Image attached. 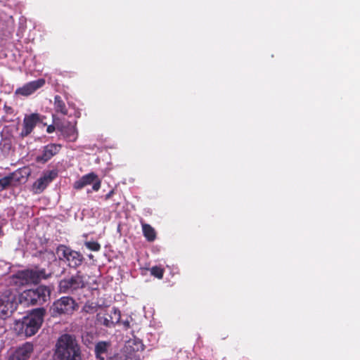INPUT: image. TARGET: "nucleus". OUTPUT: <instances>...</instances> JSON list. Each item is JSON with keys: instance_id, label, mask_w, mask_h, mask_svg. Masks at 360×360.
Returning <instances> with one entry per match:
<instances>
[{"instance_id": "obj_6", "label": "nucleus", "mask_w": 360, "mask_h": 360, "mask_svg": "<svg viewBox=\"0 0 360 360\" xmlns=\"http://www.w3.org/2000/svg\"><path fill=\"white\" fill-rule=\"evenodd\" d=\"M85 276L78 271L75 275L60 281L58 289L61 293H73L75 291L85 288Z\"/></svg>"}, {"instance_id": "obj_8", "label": "nucleus", "mask_w": 360, "mask_h": 360, "mask_svg": "<svg viewBox=\"0 0 360 360\" xmlns=\"http://www.w3.org/2000/svg\"><path fill=\"white\" fill-rule=\"evenodd\" d=\"M120 311L115 307L112 308L109 312H106L103 314H97L98 322L108 328L114 327L120 321Z\"/></svg>"}, {"instance_id": "obj_19", "label": "nucleus", "mask_w": 360, "mask_h": 360, "mask_svg": "<svg viewBox=\"0 0 360 360\" xmlns=\"http://www.w3.org/2000/svg\"><path fill=\"white\" fill-rule=\"evenodd\" d=\"M142 231L144 237L148 242H153L156 238L155 229L148 224L141 221Z\"/></svg>"}, {"instance_id": "obj_10", "label": "nucleus", "mask_w": 360, "mask_h": 360, "mask_svg": "<svg viewBox=\"0 0 360 360\" xmlns=\"http://www.w3.org/2000/svg\"><path fill=\"white\" fill-rule=\"evenodd\" d=\"M62 145L59 143H49L42 148L41 153L37 155L35 160L38 163L45 164L60 151Z\"/></svg>"}, {"instance_id": "obj_23", "label": "nucleus", "mask_w": 360, "mask_h": 360, "mask_svg": "<svg viewBox=\"0 0 360 360\" xmlns=\"http://www.w3.org/2000/svg\"><path fill=\"white\" fill-rule=\"evenodd\" d=\"M58 176V171L57 170H50L44 173L42 177L49 184H50L52 181H53Z\"/></svg>"}, {"instance_id": "obj_3", "label": "nucleus", "mask_w": 360, "mask_h": 360, "mask_svg": "<svg viewBox=\"0 0 360 360\" xmlns=\"http://www.w3.org/2000/svg\"><path fill=\"white\" fill-rule=\"evenodd\" d=\"M50 295L49 289L44 285H39L36 288L24 290L19 297L21 304L30 305H42L47 301Z\"/></svg>"}, {"instance_id": "obj_17", "label": "nucleus", "mask_w": 360, "mask_h": 360, "mask_svg": "<svg viewBox=\"0 0 360 360\" xmlns=\"http://www.w3.org/2000/svg\"><path fill=\"white\" fill-rule=\"evenodd\" d=\"M53 106L54 110L57 113H60L63 115H68V109L66 107L65 101L59 95L55 96Z\"/></svg>"}, {"instance_id": "obj_4", "label": "nucleus", "mask_w": 360, "mask_h": 360, "mask_svg": "<svg viewBox=\"0 0 360 360\" xmlns=\"http://www.w3.org/2000/svg\"><path fill=\"white\" fill-rule=\"evenodd\" d=\"M56 252L59 260L67 262L70 268L76 269L79 267L84 260V257L81 252L74 250L65 245H59Z\"/></svg>"}, {"instance_id": "obj_22", "label": "nucleus", "mask_w": 360, "mask_h": 360, "mask_svg": "<svg viewBox=\"0 0 360 360\" xmlns=\"http://www.w3.org/2000/svg\"><path fill=\"white\" fill-rule=\"evenodd\" d=\"M98 309V304L94 302H87L83 307V311L87 314H93Z\"/></svg>"}, {"instance_id": "obj_14", "label": "nucleus", "mask_w": 360, "mask_h": 360, "mask_svg": "<svg viewBox=\"0 0 360 360\" xmlns=\"http://www.w3.org/2000/svg\"><path fill=\"white\" fill-rule=\"evenodd\" d=\"M57 130L69 141H75L77 139V131L75 125L68 122L66 124H56Z\"/></svg>"}, {"instance_id": "obj_26", "label": "nucleus", "mask_w": 360, "mask_h": 360, "mask_svg": "<svg viewBox=\"0 0 360 360\" xmlns=\"http://www.w3.org/2000/svg\"><path fill=\"white\" fill-rule=\"evenodd\" d=\"M56 124H57V123H56V124H55V125H53V124L49 125V126L47 127V128H46V131H47V133H49V134H51V133H53L56 129H57V128H56Z\"/></svg>"}, {"instance_id": "obj_12", "label": "nucleus", "mask_w": 360, "mask_h": 360, "mask_svg": "<svg viewBox=\"0 0 360 360\" xmlns=\"http://www.w3.org/2000/svg\"><path fill=\"white\" fill-rule=\"evenodd\" d=\"M45 84V80L44 79H38L34 81L30 82L22 87L16 89L15 94H20L24 96H28L40 89Z\"/></svg>"}, {"instance_id": "obj_30", "label": "nucleus", "mask_w": 360, "mask_h": 360, "mask_svg": "<svg viewBox=\"0 0 360 360\" xmlns=\"http://www.w3.org/2000/svg\"><path fill=\"white\" fill-rule=\"evenodd\" d=\"M94 257L93 255L90 254L89 255V259H92Z\"/></svg>"}, {"instance_id": "obj_21", "label": "nucleus", "mask_w": 360, "mask_h": 360, "mask_svg": "<svg viewBox=\"0 0 360 360\" xmlns=\"http://www.w3.org/2000/svg\"><path fill=\"white\" fill-rule=\"evenodd\" d=\"M164 272V269L160 266H154L150 269V274L158 279L163 278Z\"/></svg>"}, {"instance_id": "obj_25", "label": "nucleus", "mask_w": 360, "mask_h": 360, "mask_svg": "<svg viewBox=\"0 0 360 360\" xmlns=\"http://www.w3.org/2000/svg\"><path fill=\"white\" fill-rule=\"evenodd\" d=\"M84 245L90 250L98 252L101 250V245L96 241H86Z\"/></svg>"}, {"instance_id": "obj_13", "label": "nucleus", "mask_w": 360, "mask_h": 360, "mask_svg": "<svg viewBox=\"0 0 360 360\" xmlns=\"http://www.w3.org/2000/svg\"><path fill=\"white\" fill-rule=\"evenodd\" d=\"M33 349L34 347L32 343L25 342L10 356L8 360H27L30 357Z\"/></svg>"}, {"instance_id": "obj_15", "label": "nucleus", "mask_w": 360, "mask_h": 360, "mask_svg": "<svg viewBox=\"0 0 360 360\" xmlns=\"http://www.w3.org/2000/svg\"><path fill=\"white\" fill-rule=\"evenodd\" d=\"M14 304L13 301H11L8 298L6 297L0 298V318L6 319L11 315L14 311Z\"/></svg>"}, {"instance_id": "obj_5", "label": "nucleus", "mask_w": 360, "mask_h": 360, "mask_svg": "<svg viewBox=\"0 0 360 360\" xmlns=\"http://www.w3.org/2000/svg\"><path fill=\"white\" fill-rule=\"evenodd\" d=\"M145 346L142 340L139 338H133L128 340L124 346L125 354H117L109 358L108 360H141L140 356L136 353L144 350Z\"/></svg>"}, {"instance_id": "obj_28", "label": "nucleus", "mask_w": 360, "mask_h": 360, "mask_svg": "<svg viewBox=\"0 0 360 360\" xmlns=\"http://www.w3.org/2000/svg\"><path fill=\"white\" fill-rule=\"evenodd\" d=\"M123 325L126 328H129L130 327L129 321H125L123 322Z\"/></svg>"}, {"instance_id": "obj_9", "label": "nucleus", "mask_w": 360, "mask_h": 360, "mask_svg": "<svg viewBox=\"0 0 360 360\" xmlns=\"http://www.w3.org/2000/svg\"><path fill=\"white\" fill-rule=\"evenodd\" d=\"M91 184H93L92 189L94 191H98L100 189L101 181L98 175L94 172L82 176L79 180L74 183L73 187L76 190H79Z\"/></svg>"}, {"instance_id": "obj_27", "label": "nucleus", "mask_w": 360, "mask_h": 360, "mask_svg": "<svg viewBox=\"0 0 360 360\" xmlns=\"http://www.w3.org/2000/svg\"><path fill=\"white\" fill-rule=\"evenodd\" d=\"M115 191L114 190H111L108 193H107L105 195V200H108L110 199L112 195L114 194Z\"/></svg>"}, {"instance_id": "obj_24", "label": "nucleus", "mask_w": 360, "mask_h": 360, "mask_svg": "<svg viewBox=\"0 0 360 360\" xmlns=\"http://www.w3.org/2000/svg\"><path fill=\"white\" fill-rule=\"evenodd\" d=\"M13 177L12 175H9L0 179V191L9 186L13 181Z\"/></svg>"}, {"instance_id": "obj_18", "label": "nucleus", "mask_w": 360, "mask_h": 360, "mask_svg": "<svg viewBox=\"0 0 360 360\" xmlns=\"http://www.w3.org/2000/svg\"><path fill=\"white\" fill-rule=\"evenodd\" d=\"M42 271L26 270L20 273V278H25L32 283H38L41 279Z\"/></svg>"}, {"instance_id": "obj_7", "label": "nucleus", "mask_w": 360, "mask_h": 360, "mask_svg": "<svg viewBox=\"0 0 360 360\" xmlns=\"http://www.w3.org/2000/svg\"><path fill=\"white\" fill-rule=\"evenodd\" d=\"M77 304L75 300L70 297H62L56 300L51 307L53 316L62 314H71L76 310Z\"/></svg>"}, {"instance_id": "obj_20", "label": "nucleus", "mask_w": 360, "mask_h": 360, "mask_svg": "<svg viewBox=\"0 0 360 360\" xmlns=\"http://www.w3.org/2000/svg\"><path fill=\"white\" fill-rule=\"evenodd\" d=\"M49 184L41 176L33 184V188L36 193H41Z\"/></svg>"}, {"instance_id": "obj_16", "label": "nucleus", "mask_w": 360, "mask_h": 360, "mask_svg": "<svg viewBox=\"0 0 360 360\" xmlns=\"http://www.w3.org/2000/svg\"><path fill=\"white\" fill-rule=\"evenodd\" d=\"M110 346V343L108 342L100 341L97 342L94 349L96 358L99 360H105Z\"/></svg>"}, {"instance_id": "obj_2", "label": "nucleus", "mask_w": 360, "mask_h": 360, "mask_svg": "<svg viewBox=\"0 0 360 360\" xmlns=\"http://www.w3.org/2000/svg\"><path fill=\"white\" fill-rule=\"evenodd\" d=\"M45 314L46 310L43 307L33 309L21 321L15 322V329L19 334H24L27 337L35 335L42 325Z\"/></svg>"}, {"instance_id": "obj_11", "label": "nucleus", "mask_w": 360, "mask_h": 360, "mask_svg": "<svg viewBox=\"0 0 360 360\" xmlns=\"http://www.w3.org/2000/svg\"><path fill=\"white\" fill-rule=\"evenodd\" d=\"M41 121V116L38 113H32L28 115H25L23 119L22 128L20 136L21 138H25L29 136L37 124Z\"/></svg>"}, {"instance_id": "obj_1", "label": "nucleus", "mask_w": 360, "mask_h": 360, "mask_svg": "<svg viewBox=\"0 0 360 360\" xmlns=\"http://www.w3.org/2000/svg\"><path fill=\"white\" fill-rule=\"evenodd\" d=\"M54 355L57 360H82L80 347L75 337L62 335L57 340Z\"/></svg>"}, {"instance_id": "obj_29", "label": "nucleus", "mask_w": 360, "mask_h": 360, "mask_svg": "<svg viewBox=\"0 0 360 360\" xmlns=\"http://www.w3.org/2000/svg\"><path fill=\"white\" fill-rule=\"evenodd\" d=\"M3 235V231L1 227L0 226V236Z\"/></svg>"}]
</instances>
